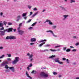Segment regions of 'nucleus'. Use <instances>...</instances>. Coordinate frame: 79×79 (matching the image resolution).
I'll list each match as a JSON object with an SVG mask.
<instances>
[{
	"instance_id": "obj_1",
	"label": "nucleus",
	"mask_w": 79,
	"mask_h": 79,
	"mask_svg": "<svg viewBox=\"0 0 79 79\" xmlns=\"http://www.w3.org/2000/svg\"><path fill=\"white\" fill-rule=\"evenodd\" d=\"M56 57L55 55H52L48 57V59H52L53 60L55 61L56 63H59L60 61V58H57L56 59H55V58Z\"/></svg>"
},
{
	"instance_id": "obj_2",
	"label": "nucleus",
	"mask_w": 79,
	"mask_h": 79,
	"mask_svg": "<svg viewBox=\"0 0 79 79\" xmlns=\"http://www.w3.org/2000/svg\"><path fill=\"white\" fill-rule=\"evenodd\" d=\"M40 75L41 77H48V74L45 73L44 72H42L40 74Z\"/></svg>"
},
{
	"instance_id": "obj_3",
	"label": "nucleus",
	"mask_w": 79,
	"mask_h": 79,
	"mask_svg": "<svg viewBox=\"0 0 79 79\" xmlns=\"http://www.w3.org/2000/svg\"><path fill=\"white\" fill-rule=\"evenodd\" d=\"M16 39V36L13 35L7 36L6 38V40H8V39L12 40V39Z\"/></svg>"
},
{
	"instance_id": "obj_4",
	"label": "nucleus",
	"mask_w": 79,
	"mask_h": 79,
	"mask_svg": "<svg viewBox=\"0 0 79 79\" xmlns=\"http://www.w3.org/2000/svg\"><path fill=\"white\" fill-rule=\"evenodd\" d=\"M19 58L18 57H16L15 58V60L12 62V64H15L17 63V62L19 61Z\"/></svg>"
},
{
	"instance_id": "obj_5",
	"label": "nucleus",
	"mask_w": 79,
	"mask_h": 79,
	"mask_svg": "<svg viewBox=\"0 0 79 79\" xmlns=\"http://www.w3.org/2000/svg\"><path fill=\"white\" fill-rule=\"evenodd\" d=\"M21 28L20 27H18V32L20 34V35H23V34H24V31H23L22 30H20Z\"/></svg>"
},
{
	"instance_id": "obj_6",
	"label": "nucleus",
	"mask_w": 79,
	"mask_h": 79,
	"mask_svg": "<svg viewBox=\"0 0 79 79\" xmlns=\"http://www.w3.org/2000/svg\"><path fill=\"white\" fill-rule=\"evenodd\" d=\"M13 31V28H10L8 29L4 30L3 31L4 33L5 32L7 31V32H12Z\"/></svg>"
},
{
	"instance_id": "obj_7",
	"label": "nucleus",
	"mask_w": 79,
	"mask_h": 79,
	"mask_svg": "<svg viewBox=\"0 0 79 79\" xmlns=\"http://www.w3.org/2000/svg\"><path fill=\"white\" fill-rule=\"evenodd\" d=\"M47 22H48V24L49 25H53V23L51 22L50 20L48 19H46V21L44 22V23H46Z\"/></svg>"
},
{
	"instance_id": "obj_8",
	"label": "nucleus",
	"mask_w": 79,
	"mask_h": 79,
	"mask_svg": "<svg viewBox=\"0 0 79 79\" xmlns=\"http://www.w3.org/2000/svg\"><path fill=\"white\" fill-rule=\"evenodd\" d=\"M21 15H19L17 17V18L16 19V21L17 22H19L20 19H21Z\"/></svg>"
},
{
	"instance_id": "obj_9",
	"label": "nucleus",
	"mask_w": 79,
	"mask_h": 79,
	"mask_svg": "<svg viewBox=\"0 0 79 79\" xmlns=\"http://www.w3.org/2000/svg\"><path fill=\"white\" fill-rule=\"evenodd\" d=\"M8 64V62L7 61H6L5 62H3L2 64H1L0 66H1V67H3V66H4L6 64Z\"/></svg>"
},
{
	"instance_id": "obj_10",
	"label": "nucleus",
	"mask_w": 79,
	"mask_h": 79,
	"mask_svg": "<svg viewBox=\"0 0 79 79\" xmlns=\"http://www.w3.org/2000/svg\"><path fill=\"white\" fill-rule=\"evenodd\" d=\"M49 32L52 34L54 37H57V35H55V34H54V33H53V31H52L49 30V31H46L47 32Z\"/></svg>"
},
{
	"instance_id": "obj_11",
	"label": "nucleus",
	"mask_w": 79,
	"mask_h": 79,
	"mask_svg": "<svg viewBox=\"0 0 79 79\" xmlns=\"http://www.w3.org/2000/svg\"><path fill=\"white\" fill-rule=\"evenodd\" d=\"M32 57H33V55L32 54L30 55L29 57V59H30V60L31 62H32V60H33Z\"/></svg>"
},
{
	"instance_id": "obj_12",
	"label": "nucleus",
	"mask_w": 79,
	"mask_h": 79,
	"mask_svg": "<svg viewBox=\"0 0 79 79\" xmlns=\"http://www.w3.org/2000/svg\"><path fill=\"white\" fill-rule=\"evenodd\" d=\"M9 69L11 70V71L13 73H15V68L13 67H9Z\"/></svg>"
},
{
	"instance_id": "obj_13",
	"label": "nucleus",
	"mask_w": 79,
	"mask_h": 79,
	"mask_svg": "<svg viewBox=\"0 0 79 79\" xmlns=\"http://www.w3.org/2000/svg\"><path fill=\"white\" fill-rule=\"evenodd\" d=\"M26 74L27 76V77H28V78H29V79H32V77H31V76H29V74H28V72H27V71L26 72Z\"/></svg>"
},
{
	"instance_id": "obj_14",
	"label": "nucleus",
	"mask_w": 79,
	"mask_h": 79,
	"mask_svg": "<svg viewBox=\"0 0 79 79\" xmlns=\"http://www.w3.org/2000/svg\"><path fill=\"white\" fill-rule=\"evenodd\" d=\"M64 17V18L62 20H65L67 18H68V16H69L68 15H64L63 16Z\"/></svg>"
},
{
	"instance_id": "obj_15",
	"label": "nucleus",
	"mask_w": 79,
	"mask_h": 79,
	"mask_svg": "<svg viewBox=\"0 0 79 79\" xmlns=\"http://www.w3.org/2000/svg\"><path fill=\"white\" fill-rule=\"evenodd\" d=\"M31 42H35V41H36V39L34 38H32L31 39Z\"/></svg>"
},
{
	"instance_id": "obj_16",
	"label": "nucleus",
	"mask_w": 79,
	"mask_h": 79,
	"mask_svg": "<svg viewBox=\"0 0 79 79\" xmlns=\"http://www.w3.org/2000/svg\"><path fill=\"white\" fill-rule=\"evenodd\" d=\"M5 35V32L4 31H0V35Z\"/></svg>"
},
{
	"instance_id": "obj_17",
	"label": "nucleus",
	"mask_w": 79,
	"mask_h": 79,
	"mask_svg": "<svg viewBox=\"0 0 79 79\" xmlns=\"http://www.w3.org/2000/svg\"><path fill=\"white\" fill-rule=\"evenodd\" d=\"M60 7L61 10L65 11H66V9L64 7L62 6H60Z\"/></svg>"
},
{
	"instance_id": "obj_18",
	"label": "nucleus",
	"mask_w": 79,
	"mask_h": 79,
	"mask_svg": "<svg viewBox=\"0 0 79 79\" xmlns=\"http://www.w3.org/2000/svg\"><path fill=\"white\" fill-rule=\"evenodd\" d=\"M27 14V12L23 13L22 15V16H23V17H25V16H26Z\"/></svg>"
},
{
	"instance_id": "obj_19",
	"label": "nucleus",
	"mask_w": 79,
	"mask_h": 79,
	"mask_svg": "<svg viewBox=\"0 0 79 79\" xmlns=\"http://www.w3.org/2000/svg\"><path fill=\"white\" fill-rule=\"evenodd\" d=\"M39 13V11H37L36 13H35V14H34L32 16V17H34L35 16H36Z\"/></svg>"
},
{
	"instance_id": "obj_20",
	"label": "nucleus",
	"mask_w": 79,
	"mask_h": 79,
	"mask_svg": "<svg viewBox=\"0 0 79 79\" xmlns=\"http://www.w3.org/2000/svg\"><path fill=\"white\" fill-rule=\"evenodd\" d=\"M51 45H50V44H46L44 45V47H51Z\"/></svg>"
},
{
	"instance_id": "obj_21",
	"label": "nucleus",
	"mask_w": 79,
	"mask_h": 79,
	"mask_svg": "<svg viewBox=\"0 0 79 79\" xmlns=\"http://www.w3.org/2000/svg\"><path fill=\"white\" fill-rule=\"evenodd\" d=\"M49 50H48V49H45L44 50H42V52H48Z\"/></svg>"
},
{
	"instance_id": "obj_22",
	"label": "nucleus",
	"mask_w": 79,
	"mask_h": 79,
	"mask_svg": "<svg viewBox=\"0 0 79 79\" xmlns=\"http://www.w3.org/2000/svg\"><path fill=\"white\" fill-rule=\"evenodd\" d=\"M45 44V42H44L43 43V44H41L39 45V47H41L42 45H43V44Z\"/></svg>"
},
{
	"instance_id": "obj_23",
	"label": "nucleus",
	"mask_w": 79,
	"mask_h": 79,
	"mask_svg": "<svg viewBox=\"0 0 79 79\" xmlns=\"http://www.w3.org/2000/svg\"><path fill=\"white\" fill-rule=\"evenodd\" d=\"M56 27H57V26L56 25H54L52 27V28L53 29H55L56 28Z\"/></svg>"
},
{
	"instance_id": "obj_24",
	"label": "nucleus",
	"mask_w": 79,
	"mask_h": 79,
	"mask_svg": "<svg viewBox=\"0 0 79 79\" xmlns=\"http://www.w3.org/2000/svg\"><path fill=\"white\" fill-rule=\"evenodd\" d=\"M47 41V40H41L40 41V42H46Z\"/></svg>"
},
{
	"instance_id": "obj_25",
	"label": "nucleus",
	"mask_w": 79,
	"mask_h": 79,
	"mask_svg": "<svg viewBox=\"0 0 79 79\" xmlns=\"http://www.w3.org/2000/svg\"><path fill=\"white\" fill-rule=\"evenodd\" d=\"M50 51H51V52H56V51H57V50H53L52 49H50Z\"/></svg>"
},
{
	"instance_id": "obj_26",
	"label": "nucleus",
	"mask_w": 79,
	"mask_h": 79,
	"mask_svg": "<svg viewBox=\"0 0 79 79\" xmlns=\"http://www.w3.org/2000/svg\"><path fill=\"white\" fill-rule=\"evenodd\" d=\"M58 63L60 64H63V62H60V61L59 62H58Z\"/></svg>"
},
{
	"instance_id": "obj_27",
	"label": "nucleus",
	"mask_w": 79,
	"mask_h": 79,
	"mask_svg": "<svg viewBox=\"0 0 79 79\" xmlns=\"http://www.w3.org/2000/svg\"><path fill=\"white\" fill-rule=\"evenodd\" d=\"M5 68H6V69H8V68H9V67H8V66L7 65H6L5 66Z\"/></svg>"
},
{
	"instance_id": "obj_28",
	"label": "nucleus",
	"mask_w": 79,
	"mask_h": 79,
	"mask_svg": "<svg viewBox=\"0 0 79 79\" xmlns=\"http://www.w3.org/2000/svg\"><path fill=\"white\" fill-rule=\"evenodd\" d=\"M5 55H3L2 56H1L0 57V59H1V58H4V57H5Z\"/></svg>"
},
{
	"instance_id": "obj_29",
	"label": "nucleus",
	"mask_w": 79,
	"mask_h": 79,
	"mask_svg": "<svg viewBox=\"0 0 79 79\" xmlns=\"http://www.w3.org/2000/svg\"><path fill=\"white\" fill-rule=\"evenodd\" d=\"M70 51H71V49H69V48L67 49L66 50V52H70Z\"/></svg>"
},
{
	"instance_id": "obj_30",
	"label": "nucleus",
	"mask_w": 79,
	"mask_h": 79,
	"mask_svg": "<svg viewBox=\"0 0 79 79\" xmlns=\"http://www.w3.org/2000/svg\"><path fill=\"white\" fill-rule=\"evenodd\" d=\"M75 1L74 0H70V3H74L75 2Z\"/></svg>"
},
{
	"instance_id": "obj_31",
	"label": "nucleus",
	"mask_w": 79,
	"mask_h": 79,
	"mask_svg": "<svg viewBox=\"0 0 79 79\" xmlns=\"http://www.w3.org/2000/svg\"><path fill=\"white\" fill-rule=\"evenodd\" d=\"M2 26H3V24L0 23V27H2Z\"/></svg>"
},
{
	"instance_id": "obj_32",
	"label": "nucleus",
	"mask_w": 79,
	"mask_h": 79,
	"mask_svg": "<svg viewBox=\"0 0 79 79\" xmlns=\"http://www.w3.org/2000/svg\"><path fill=\"white\" fill-rule=\"evenodd\" d=\"M7 55H8V57H11V54H7Z\"/></svg>"
},
{
	"instance_id": "obj_33",
	"label": "nucleus",
	"mask_w": 79,
	"mask_h": 79,
	"mask_svg": "<svg viewBox=\"0 0 79 79\" xmlns=\"http://www.w3.org/2000/svg\"><path fill=\"white\" fill-rule=\"evenodd\" d=\"M37 22H35V23H33V24L31 25V26H34V25L37 24Z\"/></svg>"
},
{
	"instance_id": "obj_34",
	"label": "nucleus",
	"mask_w": 79,
	"mask_h": 79,
	"mask_svg": "<svg viewBox=\"0 0 79 79\" xmlns=\"http://www.w3.org/2000/svg\"><path fill=\"white\" fill-rule=\"evenodd\" d=\"M73 39H78V37L76 36H74L73 37Z\"/></svg>"
},
{
	"instance_id": "obj_35",
	"label": "nucleus",
	"mask_w": 79,
	"mask_h": 79,
	"mask_svg": "<svg viewBox=\"0 0 79 79\" xmlns=\"http://www.w3.org/2000/svg\"><path fill=\"white\" fill-rule=\"evenodd\" d=\"M57 73H56V72H53V74L54 75H57Z\"/></svg>"
},
{
	"instance_id": "obj_36",
	"label": "nucleus",
	"mask_w": 79,
	"mask_h": 79,
	"mask_svg": "<svg viewBox=\"0 0 79 79\" xmlns=\"http://www.w3.org/2000/svg\"><path fill=\"white\" fill-rule=\"evenodd\" d=\"M66 62L67 63H69V60L67 59L66 60Z\"/></svg>"
},
{
	"instance_id": "obj_37",
	"label": "nucleus",
	"mask_w": 79,
	"mask_h": 79,
	"mask_svg": "<svg viewBox=\"0 0 79 79\" xmlns=\"http://www.w3.org/2000/svg\"><path fill=\"white\" fill-rule=\"evenodd\" d=\"M77 51V50L76 49H74L72 50V52H76Z\"/></svg>"
},
{
	"instance_id": "obj_38",
	"label": "nucleus",
	"mask_w": 79,
	"mask_h": 79,
	"mask_svg": "<svg viewBox=\"0 0 79 79\" xmlns=\"http://www.w3.org/2000/svg\"><path fill=\"white\" fill-rule=\"evenodd\" d=\"M66 50V47H63V50L64 51H65Z\"/></svg>"
},
{
	"instance_id": "obj_39",
	"label": "nucleus",
	"mask_w": 79,
	"mask_h": 79,
	"mask_svg": "<svg viewBox=\"0 0 79 79\" xmlns=\"http://www.w3.org/2000/svg\"><path fill=\"white\" fill-rule=\"evenodd\" d=\"M31 20H32V19H29V20L27 21V23H30V22H31Z\"/></svg>"
},
{
	"instance_id": "obj_40",
	"label": "nucleus",
	"mask_w": 79,
	"mask_h": 79,
	"mask_svg": "<svg viewBox=\"0 0 79 79\" xmlns=\"http://www.w3.org/2000/svg\"><path fill=\"white\" fill-rule=\"evenodd\" d=\"M5 72H10V70L8 69H7L5 70Z\"/></svg>"
},
{
	"instance_id": "obj_41",
	"label": "nucleus",
	"mask_w": 79,
	"mask_h": 79,
	"mask_svg": "<svg viewBox=\"0 0 79 79\" xmlns=\"http://www.w3.org/2000/svg\"><path fill=\"white\" fill-rule=\"evenodd\" d=\"M37 8H34L33 9V11H37Z\"/></svg>"
},
{
	"instance_id": "obj_42",
	"label": "nucleus",
	"mask_w": 79,
	"mask_h": 79,
	"mask_svg": "<svg viewBox=\"0 0 79 79\" xmlns=\"http://www.w3.org/2000/svg\"><path fill=\"white\" fill-rule=\"evenodd\" d=\"M3 23L4 24V25L5 26H6V24L7 23H6V22H5V21H4L3 22Z\"/></svg>"
},
{
	"instance_id": "obj_43",
	"label": "nucleus",
	"mask_w": 79,
	"mask_h": 79,
	"mask_svg": "<svg viewBox=\"0 0 79 79\" xmlns=\"http://www.w3.org/2000/svg\"><path fill=\"white\" fill-rule=\"evenodd\" d=\"M1 29L2 31L3 30H4V27H3V26L1 27Z\"/></svg>"
},
{
	"instance_id": "obj_44",
	"label": "nucleus",
	"mask_w": 79,
	"mask_h": 79,
	"mask_svg": "<svg viewBox=\"0 0 79 79\" xmlns=\"http://www.w3.org/2000/svg\"><path fill=\"white\" fill-rule=\"evenodd\" d=\"M79 45V43H77L76 44H75V45L76 46H78V45Z\"/></svg>"
},
{
	"instance_id": "obj_45",
	"label": "nucleus",
	"mask_w": 79,
	"mask_h": 79,
	"mask_svg": "<svg viewBox=\"0 0 79 79\" xmlns=\"http://www.w3.org/2000/svg\"><path fill=\"white\" fill-rule=\"evenodd\" d=\"M28 66H29V67H32V64H31Z\"/></svg>"
},
{
	"instance_id": "obj_46",
	"label": "nucleus",
	"mask_w": 79,
	"mask_h": 79,
	"mask_svg": "<svg viewBox=\"0 0 79 79\" xmlns=\"http://www.w3.org/2000/svg\"><path fill=\"white\" fill-rule=\"evenodd\" d=\"M61 47V46H56L55 47V48H58V47Z\"/></svg>"
},
{
	"instance_id": "obj_47",
	"label": "nucleus",
	"mask_w": 79,
	"mask_h": 79,
	"mask_svg": "<svg viewBox=\"0 0 79 79\" xmlns=\"http://www.w3.org/2000/svg\"><path fill=\"white\" fill-rule=\"evenodd\" d=\"M27 6L29 9H31V8H32V6Z\"/></svg>"
},
{
	"instance_id": "obj_48",
	"label": "nucleus",
	"mask_w": 79,
	"mask_h": 79,
	"mask_svg": "<svg viewBox=\"0 0 79 79\" xmlns=\"http://www.w3.org/2000/svg\"><path fill=\"white\" fill-rule=\"evenodd\" d=\"M33 29V28L31 27H30L29 28V29L30 30H31V29Z\"/></svg>"
},
{
	"instance_id": "obj_49",
	"label": "nucleus",
	"mask_w": 79,
	"mask_h": 79,
	"mask_svg": "<svg viewBox=\"0 0 79 79\" xmlns=\"http://www.w3.org/2000/svg\"><path fill=\"white\" fill-rule=\"evenodd\" d=\"M34 43H31L30 44V45H34Z\"/></svg>"
},
{
	"instance_id": "obj_50",
	"label": "nucleus",
	"mask_w": 79,
	"mask_h": 79,
	"mask_svg": "<svg viewBox=\"0 0 79 79\" xmlns=\"http://www.w3.org/2000/svg\"><path fill=\"white\" fill-rule=\"evenodd\" d=\"M8 25H9L10 26L11 25H12V23H8Z\"/></svg>"
},
{
	"instance_id": "obj_51",
	"label": "nucleus",
	"mask_w": 79,
	"mask_h": 79,
	"mask_svg": "<svg viewBox=\"0 0 79 79\" xmlns=\"http://www.w3.org/2000/svg\"><path fill=\"white\" fill-rule=\"evenodd\" d=\"M7 61H11V59H10V58H7Z\"/></svg>"
},
{
	"instance_id": "obj_52",
	"label": "nucleus",
	"mask_w": 79,
	"mask_h": 79,
	"mask_svg": "<svg viewBox=\"0 0 79 79\" xmlns=\"http://www.w3.org/2000/svg\"><path fill=\"white\" fill-rule=\"evenodd\" d=\"M0 15L1 16H3V13L2 12H1L0 13Z\"/></svg>"
},
{
	"instance_id": "obj_53",
	"label": "nucleus",
	"mask_w": 79,
	"mask_h": 79,
	"mask_svg": "<svg viewBox=\"0 0 79 79\" xmlns=\"http://www.w3.org/2000/svg\"><path fill=\"white\" fill-rule=\"evenodd\" d=\"M23 23H20L19 24V27H21V26H22V24Z\"/></svg>"
},
{
	"instance_id": "obj_54",
	"label": "nucleus",
	"mask_w": 79,
	"mask_h": 79,
	"mask_svg": "<svg viewBox=\"0 0 79 79\" xmlns=\"http://www.w3.org/2000/svg\"><path fill=\"white\" fill-rule=\"evenodd\" d=\"M2 49H3V47H0V50H2Z\"/></svg>"
},
{
	"instance_id": "obj_55",
	"label": "nucleus",
	"mask_w": 79,
	"mask_h": 79,
	"mask_svg": "<svg viewBox=\"0 0 79 79\" xmlns=\"http://www.w3.org/2000/svg\"><path fill=\"white\" fill-rule=\"evenodd\" d=\"M62 60H63L64 61H65V60H66V58H62Z\"/></svg>"
},
{
	"instance_id": "obj_56",
	"label": "nucleus",
	"mask_w": 79,
	"mask_h": 79,
	"mask_svg": "<svg viewBox=\"0 0 79 79\" xmlns=\"http://www.w3.org/2000/svg\"><path fill=\"white\" fill-rule=\"evenodd\" d=\"M32 13H32V12H30V16L32 15Z\"/></svg>"
},
{
	"instance_id": "obj_57",
	"label": "nucleus",
	"mask_w": 79,
	"mask_h": 79,
	"mask_svg": "<svg viewBox=\"0 0 79 79\" xmlns=\"http://www.w3.org/2000/svg\"><path fill=\"white\" fill-rule=\"evenodd\" d=\"M70 48H74V47L72 46H70Z\"/></svg>"
},
{
	"instance_id": "obj_58",
	"label": "nucleus",
	"mask_w": 79,
	"mask_h": 79,
	"mask_svg": "<svg viewBox=\"0 0 79 79\" xmlns=\"http://www.w3.org/2000/svg\"><path fill=\"white\" fill-rule=\"evenodd\" d=\"M34 72H35V70H33L31 72V73H34Z\"/></svg>"
},
{
	"instance_id": "obj_59",
	"label": "nucleus",
	"mask_w": 79,
	"mask_h": 79,
	"mask_svg": "<svg viewBox=\"0 0 79 79\" xmlns=\"http://www.w3.org/2000/svg\"><path fill=\"white\" fill-rule=\"evenodd\" d=\"M29 66L27 67V69L28 70H29L30 69L29 68Z\"/></svg>"
},
{
	"instance_id": "obj_60",
	"label": "nucleus",
	"mask_w": 79,
	"mask_h": 79,
	"mask_svg": "<svg viewBox=\"0 0 79 79\" xmlns=\"http://www.w3.org/2000/svg\"><path fill=\"white\" fill-rule=\"evenodd\" d=\"M30 53H27V56H30Z\"/></svg>"
},
{
	"instance_id": "obj_61",
	"label": "nucleus",
	"mask_w": 79,
	"mask_h": 79,
	"mask_svg": "<svg viewBox=\"0 0 79 79\" xmlns=\"http://www.w3.org/2000/svg\"><path fill=\"white\" fill-rule=\"evenodd\" d=\"M13 31H14V32H16V29H13Z\"/></svg>"
},
{
	"instance_id": "obj_62",
	"label": "nucleus",
	"mask_w": 79,
	"mask_h": 79,
	"mask_svg": "<svg viewBox=\"0 0 79 79\" xmlns=\"http://www.w3.org/2000/svg\"><path fill=\"white\" fill-rule=\"evenodd\" d=\"M24 19H25L26 20V19H27V17H24Z\"/></svg>"
},
{
	"instance_id": "obj_63",
	"label": "nucleus",
	"mask_w": 79,
	"mask_h": 79,
	"mask_svg": "<svg viewBox=\"0 0 79 79\" xmlns=\"http://www.w3.org/2000/svg\"><path fill=\"white\" fill-rule=\"evenodd\" d=\"M45 11H46V10L45 9H44L43 10L42 12H44Z\"/></svg>"
},
{
	"instance_id": "obj_64",
	"label": "nucleus",
	"mask_w": 79,
	"mask_h": 79,
	"mask_svg": "<svg viewBox=\"0 0 79 79\" xmlns=\"http://www.w3.org/2000/svg\"><path fill=\"white\" fill-rule=\"evenodd\" d=\"M76 79H79V77H76Z\"/></svg>"
}]
</instances>
